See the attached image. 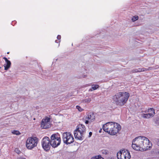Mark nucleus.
Returning a JSON list of instances; mask_svg holds the SVG:
<instances>
[{
	"label": "nucleus",
	"instance_id": "obj_1",
	"mask_svg": "<svg viewBox=\"0 0 159 159\" xmlns=\"http://www.w3.org/2000/svg\"><path fill=\"white\" fill-rule=\"evenodd\" d=\"M152 146V143L146 137L139 136L132 141V148L136 151H143L150 149Z\"/></svg>",
	"mask_w": 159,
	"mask_h": 159
},
{
	"label": "nucleus",
	"instance_id": "obj_2",
	"mask_svg": "<svg viewBox=\"0 0 159 159\" xmlns=\"http://www.w3.org/2000/svg\"><path fill=\"white\" fill-rule=\"evenodd\" d=\"M103 130L106 132L111 135H115L121 129V126L115 122H108L104 125L102 126Z\"/></svg>",
	"mask_w": 159,
	"mask_h": 159
},
{
	"label": "nucleus",
	"instance_id": "obj_3",
	"mask_svg": "<svg viewBox=\"0 0 159 159\" xmlns=\"http://www.w3.org/2000/svg\"><path fill=\"white\" fill-rule=\"evenodd\" d=\"M129 96L127 92H119L114 96L112 99L116 105L123 106L127 102Z\"/></svg>",
	"mask_w": 159,
	"mask_h": 159
},
{
	"label": "nucleus",
	"instance_id": "obj_4",
	"mask_svg": "<svg viewBox=\"0 0 159 159\" xmlns=\"http://www.w3.org/2000/svg\"><path fill=\"white\" fill-rule=\"evenodd\" d=\"M38 142V139L36 137H29L26 140V147L28 149H31L37 146Z\"/></svg>",
	"mask_w": 159,
	"mask_h": 159
},
{
	"label": "nucleus",
	"instance_id": "obj_5",
	"mask_svg": "<svg viewBox=\"0 0 159 159\" xmlns=\"http://www.w3.org/2000/svg\"><path fill=\"white\" fill-rule=\"evenodd\" d=\"M50 144L52 147L56 148L59 146L61 141V138L58 134H52L51 137Z\"/></svg>",
	"mask_w": 159,
	"mask_h": 159
},
{
	"label": "nucleus",
	"instance_id": "obj_6",
	"mask_svg": "<svg viewBox=\"0 0 159 159\" xmlns=\"http://www.w3.org/2000/svg\"><path fill=\"white\" fill-rule=\"evenodd\" d=\"M62 138L64 143L66 144H70L74 141L73 135L69 132L64 133L62 134Z\"/></svg>",
	"mask_w": 159,
	"mask_h": 159
},
{
	"label": "nucleus",
	"instance_id": "obj_7",
	"mask_svg": "<svg viewBox=\"0 0 159 159\" xmlns=\"http://www.w3.org/2000/svg\"><path fill=\"white\" fill-rule=\"evenodd\" d=\"M117 156L118 159H129L131 157L129 151L125 149L118 152Z\"/></svg>",
	"mask_w": 159,
	"mask_h": 159
},
{
	"label": "nucleus",
	"instance_id": "obj_8",
	"mask_svg": "<svg viewBox=\"0 0 159 159\" xmlns=\"http://www.w3.org/2000/svg\"><path fill=\"white\" fill-rule=\"evenodd\" d=\"M155 115L154 109L153 108H150L148 110L142 111L141 116L144 118L149 119L153 117Z\"/></svg>",
	"mask_w": 159,
	"mask_h": 159
},
{
	"label": "nucleus",
	"instance_id": "obj_9",
	"mask_svg": "<svg viewBox=\"0 0 159 159\" xmlns=\"http://www.w3.org/2000/svg\"><path fill=\"white\" fill-rule=\"evenodd\" d=\"M50 141L48 137H44L42 141V144L43 148L45 150H48L50 148Z\"/></svg>",
	"mask_w": 159,
	"mask_h": 159
},
{
	"label": "nucleus",
	"instance_id": "obj_10",
	"mask_svg": "<svg viewBox=\"0 0 159 159\" xmlns=\"http://www.w3.org/2000/svg\"><path fill=\"white\" fill-rule=\"evenodd\" d=\"M41 126L43 129H46L50 126V118L45 117L43 119L41 123Z\"/></svg>",
	"mask_w": 159,
	"mask_h": 159
},
{
	"label": "nucleus",
	"instance_id": "obj_11",
	"mask_svg": "<svg viewBox=\"0 0 159 159\" xmlns=\"http://www.w3.org/2000/svg\"><path fill=\"white\" fill-rule=\"evenodd\" d=\"M95 117L93 113H88L84 117V119L85 120V123L86 124H88L89 123H91L95 120Z\"/></svg>",
	"mask_w": 159,
	"mask_h": 159
},
{
	"label": "nucleus",
	"instance_id": "obj_12",
	"mask_svg": "<svg viewBox=\"0 0 159 159\" xmlns=\"http://www.w3.org/2000/svg\"><path fill=\"white\" fill-rule=\"evenodd\" d=\"M84 135L82 133H80L79 131L75 129L74 132V137L76 139L80 140H82L84 138Z\"/></svg>",
	"mask_w": 159,
	"mask_h": 159
},
{
	"label": "nucleus",
	"instance_id": "obj_13",
	"mask_svg": "<svg viewBox=\"0 0 159 159\" xmlns=\"http://www.w3.org/2000/svg\"><path fill=\"white\" fill-rule=\"evenodd\" d=\"M3 59L5 60V64L4 65V69L5 70H7L10 67L11 62L9 60H8L6 57H3Z\"/></svg>",
	"mask_w": 159,
	"mask_h": 159
},
{
	"label": "nucleus",
	"instance_id": "obj_14",
	"mask_svg": "<svg viewBox=\"0 0 159 159\" xmlns=\"http://www.w3.org/2000/svg\"><path fill=\"white\" fill-rule=\"evenodd\" d=\"M76 130L79 131L80 133H82L84 134L85 133L86 129L84 125L82 124H80L78 125L77 128Z\"/></svg>",
	"mask_w": 159,
	"mask_h": 159
},
{
	"label": "nucleus",
	"instance_id": "obj_15",
	"mask_svg": "<svg viewBox=\"0 0 159 159\" xmlns=\"http://www.w3.org/2000/svg\"><path fill=\"white\" fill-rule=\"evenodd\" d=\"M151 67H149L148 68H138V72H141L146 71L147 70H151Z\"/></svg>",
	"mask_w": 159,
	"mask_h": 159
},
{
	"label": "nucleus",
	"instance_id": "obj_16",
	"mask_svg": "<svg viewBox=\"0 0 159 159\" xmlns=\"http://www.w3.org/2000/svg\"><path fill=\"white\" fill-rule=\"evenodd\" d=\"M139 20H131V25L132 26H137L139 25Z\"/></svg>",
	"mask_w": 159,
	"mask_h": 159
},
{
	"label": "nucleus",
	"instance_id": "obj_17",
	"mask_svg": "<svg viewBox=\"0 0 159 159\" xmlns=\"http://www.w3.org/2000/svg\"><path fill=\"white\" fill-rule=\"evenodd\" d=\"M99 87V85H92L91 89H89V91H92L97 89Z\"/></svg>",
	"mask_w": 159,
	"mask_h": 159
},
{
	"label": "nucleus",
	"instance_id": "obj_18",
	"mask_svg": "<svg viewBox=\"0 0 159 159\" xmlns=\"http://www.w3.org/2000/svg\"><path fill=\"white\" fill-rule=\"evenodd\" d=\"M91 159H104V158L102 157L100 155H98L92 157Z\"/></svg>",
	"mask_w": 159,
	"mask_h": 159
},
{
	"label": "nucleus",
	"instance_id": "obj_19",
	"mask_svg": "<svg viewBox=\"0 0 159 159\" xmlns=\"http://www.w3.org/2000/svg\"><path fill=\"white\" fill-rule=\"evenodd\" d=\"M101 153L102 154L104 155H107L108 154L109 152L108 151L106 150L103 149L101 150Z\"/></svg>",
	"mask_w": 159,
	"mask_h": 159
},
{
	"label": "nucleus",
	"instance_id": "obj_20",
	"mask_svg": "<svg viewBox=\"0 0 159 159\" xmlns=\"http://www.w3.org/2000/svg\"><path fill=\"white\" fill-rule=\"evenodd\" d=\"M91 101V99L90 98H88L83 100V102L84 103H89Z\"/></svg>",
	"mask_w": 159,
	"mask_h": 159
},
{
	"label": "nucleus",
	"instance_id": "obj_21",
	"mask_svg": "<svg viewBox=\"0 0 159 159\" xmlns=\"http://www.w3.org/2000/svg\"><path fill=\"white\" fill-rule=\"evenodd\" d=\"M12 133L16 135H19L20 134V133L18 130H14L12 132Z\"/></svg>",
	"mask_w": 159,
	"mask_h": 159
},
{
	"label": "nucleus",
	"instance_id": "obj_22",
	"mask_svg": "<svg viewBox=\"0 0 159 159\" xmlns=\"http://www.w3.org/2000/svg\"><path fill=\"white\" fill-rule=\"evenodd\" d=\"M76 108L80 112L82 111L83 110V109L82 108H81V107H80L79 106H76Z\"/></svg>",
	"mask_w": 159,
	"mask_h": 159
},
{
	"label": "nucleus",
	"instance_id": "obj_23",
	"mask_svg": "<svg viewBox=\"0 0 159 159\" xmlns=\"http://www.w3.org/2000/svg\"><path fill=\"white\" fill-rule=\"evenodd\" d=\"M138 19L139 17L138 16L135 15L133 17L131 20H138Z\"/></svg>",
	"mask_w": 159,
	"mask_h": 159
},
{
	"label": "nucleus",
	"instance_id": "obj_24",
	"mask_svg": "<svg viewBox=\"0 0 159 159\" xmlns=\"http://www.w3.org/2000/svg\"><path fill=\"white\" fill-rule=\"evenodd\" d=\"M155 122L156 124L158 125H159V117L157 118Z\"/></svg>",
	"mask_w": 159,
	"mask_h": 159
},
{
	"label": "nucleus",
	"instance_id": "obj_25",
	"mask_svg": "<svg viewBox=\"0 0 159 159\" xmlns=\"http://www.w3.org/2000/svg\"><path fill=\"white\" fill-rule=\"evenodd\" d=\"M132 71L133 72H138V69H134L132 70Z\"/></svg>",
	"mask_w": 159,
	"mask_h": 159
},
{
	"label": "nucleus",
	"instance_id": "obj_26",
	"mask_svg": "<svg viewBox=\"0 0 159 159\" xmlns=\"http://www.w3.org/2000/svg\"><path fill=\"white\" fill-rule=\"evenodd\" d=\"M57 39L58 40H60L61 39V35H58L57 36Z\"/></svg>",
	"mask_w": 159,
	"mask_h": 159
},
{
	"label": "nucleus",
	"instance_id": "obj_27",
	"mask_svg": "<svg viewBox=\"0 0 159 159\" xmlns=\"http://www.w3.org/2000/svg\"><path fill=\"white\" fill-rule=\"evenodd\" d=\"M92 134V132H89V137H90L91 136Z\"/></svg>",
	"mask_w": 159,
	"mask_h": 159
},
{
	"label": "nucleus",
	"instance_id": "obj_28",
	"mask_svg": "<svg viewBox=\"0 0 159 159\" xmlns=\"http://www.w3.org/2000/svg\"><path fill=\"white\" fill-rule=\"evenodd\" d=\"M16 22V20H13V21H12V24H12V25H13V23H15Z\"/></svg>",
	"mask_w": 159,
	"mask_h": 159
},
{
	"label": "nucleus",
	"instance_id": "obj_29",
	"mask_svg": "<svg viewBox=\"0 0 159 159\" xmlns=\"http://www.w3.org/2000/svg\"><path fill=\"white\" fill-rule=\"evenodd\" d=\"M60 41V40L58 41L57 40H55V43H59Z\"/></svg>",
	"mask_w": 159,
	"mask_h": 159
},
{
	"label": "nucleus",
	"instance_id": "obj_30",
	"mask_svg": "<svg viewBox=\"0 0 159 159\" xmlns=\"http://www.w3.org/2000/svg\"><path fill=\"white\" fill-rule=\"evenodd\" d=\"M157 145L159 146V139H157Z\"/></svg>",
	"mask_w": 159,
	"mask_h": 159
},
{
	"label": "nucleus",
	"instance_id": "obj_31",
	"mask_svg": "<svg viewBox=\"0 0 159 159\" xmlns=\"http://www.w3.org/2000/svg\"><path fill=\"white\" fill-rule=\"evenodd\" d=\"M21 159H25V158H21Z\"/></svg>",
	"mask_w": 159,
	"mask_h": 159
},
{
	"label": "nucleus",
	"instance_id": "obj_32",
	"mask_svg": "<svg viewBox=\"0 0 159 159\" xmlns=\"http://www.w3.org/2000/svg\"><path fill=\"white\" fill-rule=\"evenodd\" d=\"M7 53V54H9V52H8Z\"/></svg>",
	"mask_w": 159,
	"mask_h": 159
},
{
	"label": "nucleus",
	"instance_id": "obj_33",
	"mask_svg": "<svg viewBox=\"0 0 159 159\" xmlns=\"http://www.w3.org/2000/svg\"><path fill=\"white\" fill-rule=\"evenodd\" d=\"M99 132H101V130L99 131Z\"/></svg>",
	"mask_w": 159,
	"mask_h": 159
}]
</instances>
